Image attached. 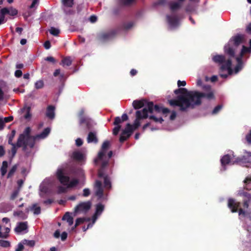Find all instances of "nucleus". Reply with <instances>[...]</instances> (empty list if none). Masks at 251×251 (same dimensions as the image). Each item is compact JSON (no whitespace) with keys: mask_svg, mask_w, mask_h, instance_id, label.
Returning a JSON list of instances; mask_svg holds the SVG:
<instances>
[{"mask_svg":"<svg viewBox=\"0 0 251 251\" xmlns=\"http://www.w3.org/2000/svg\"><path fill=\"white\" fill-rule=\"evenodd\" d=\"M245 36L243 34H238L237 35L232 37L229 40L228 43L232 44L235 48H237L244 41Z\"/></svg>","mask_w":251,"mask_h":251,"instance_id":"7","label":"nucleus"},{"mask_svg":"<svg viewBox=\"0 0 251 251\" xmlns=\"http://www.w3.org/2000/svg\"><path fill=\"white\" fill-rule=\"evenodd\" d=\"M135 0H122V3L125 5H130Z\"/></svg>","mask_w":251,"mask_h":251,"instance_id":"53","label":"nucleus"},{"mask_svg":"<svg viewBox=\"0 0 251 251\" xmlns=\"http://www.w3.org/2000/svg\"><path fill=\"white\" fill-rule=\"evenodd\" d=\"M87 141L88 143H94L97 144L98 142V139L95 132H90L87 138Z\"/></svg>","mask_w":251,"mask_h":251,"instance_id":"21","label":"nucleus"},{"mask_svg":"<svg viewBox=\"0 0 251 251\" xmlns=\"http://www.w3.org/2000/svg\"><path fill=\"white\" fill-rule=\"evenodd\" d=\"M49 31L51 34L55 36H58L60 33V30L54 27H51Z\"/></svg>","mask_w":251,"mask_h":251,"instance_id":"40","label":"nucleus"},{"mask_svg":"<svg viewBox=\"0 0 251 251\" xmlns=\"http://www.w3.org/2000/svg\"><path fill=\"white\" fill-rule=\"evenodd\" d=\"M95 195L99 198H101L103 195V190L102 187L101 182L97 180L95 184Z\"/></svg>","mask_w":251,"mask_h":251,"instance_id":"13","label":"nucleus"},{"mask_svg":"<svg viewBox=\"0 0 251 251\" xmlns=\"http://www.w3.org/2000/svg\"><path fill=\"white\" fill-rule=\"evenodd\" d=\"M13 214L14 216L20 217L22 219H25L27 218V216L22 211H15Z\"/></svg>","mask_w":251,"mask_h":251,"instance_id":"39","label":"nucleus"},{"mask_svg":"<svg viewBox=\"0 0 251 251\" xmlns=\"http://www.w3.org/2000/svg\"><path fill=\"white\" fill-rule=\"evenodd\" d=\"M74 0H62L64 6L66 7H72L74 5Z\"/></svg>","mask_w":251,"mask_h":251,"instance_id":"36","label":"nucleus"},{"mask_svg":"<svg viewBox=\"0 0 251 251\" xmlns=\"http://www.w3.org/2000/svg\"><path fill=\"white\" fill-rule=\"evenodd\" d=\"M108 164V160L103 161L101 164L100 169H104V168L107 166Z\"/></svg>","mask_w":251,"mask_h":251,"instance_id":"60","label":"nucleus"},{"mask_svg":"<svg viewBox=\"0 0 251 251\" xmlns=\"http://www.w3.org/2000/svg\"><path fill=\"white\" fill-rule=\"evenodd\" d=\"M104 205L101 203H98L96 205V209L94 218H96L98 215H100L102 212L104 210Z\"/></svg>","mask_w":251,"mask_h":251,"instance_id":"27","label":"nucleus"},{"mask_svg":"<svg viewBox=\"0 0 251 251\" xmlns=\"http://www.w3.org/2000/svg\"><path fill=\"white\" fill-rule=\"evenodd\" d=\"M8 167V163L6 161H4L2 162V166L0 168L1 175L4 176L7 172V168Z\"/></svg>","mask_w":251,"mask_h":251,"instance_id":"33","label":"nucleus"},{"mask_svg":"<svg viewBox=\"0 0 251 251\" xmlns=\"http://www.w3.org/2000/svg\"><path fill=\"white\" fill-rule=\"evenodd\" d=\"M55 106L50 105L47 108L46 116L50 120H53L55 117Z\"/></svg>","mask_w":251,"mask_h":251,"instance_id":"18","label":"nucleus"},{"mask_svg":"<svg viewBox=\"0 0 251 251\" xmlns=\"http://www.w3.org/2000/svg\"><path fill=\"white\" fill-rule=\"evenodd\" d=\"M27 228V223L20 222L18 224V226L15 228V231L16 232H21L23 231L26 230Z\"/></svg>","mask_w":251,"mask_h":251,"instance_id":"22","label":"nucleus"},{"mask_svg":"<svg viewBox=\"0 0 251 251\" xmlns=\"http://www.w3.org/2000/svg\"><path fill=\"white\" fill-rule=\"evenodd\" d=\"M29 210L33 211L34 214L38 215L41 213V208L37 206L36 204H33L31 207L26 208V212H28Z\"/></svg>","mask_w":251,"mask_h":251,"instance_id":"24","label":"nucleus"},{"mask_svg":"<svg viewBox=\"0 0 251 251\" xmlns=\"http://www.w3.org/2000/svg\"><path fill=\"white\" fill-rule=\"evenodd\" d=\"M213 61L217 63L222 65L220 68L219 75L223 78H226L228 75L233 73L231 68L232 61L230 58L226 61V57L223 55H216L213 57Z\"/></svg>","mask_w":251,"mask_h":251,"instance_id":"3","label":"nucleus"},{"mask_svg":"<svg viewBox=\"0 0 251 251\" xmlns=\"http://www.w3.org/2000/svg\"><path fill=\"white\" fill-rule=\"evenodd\" d=\"M14 75L16 77L19 78L22 76L23 73L22 71H21L20 70H17L15 72Z\"/></svg>","mask_w":251,"mask_h":251,"instance_id":"57","label":"nucleus"},{"mask_svg":"<svg viewBox=\"0 0 251 251\" xmlns=\"http://www.w3.org/2000/svg\"><path fill=\"white\" fill-rule=\"evenodd\" d=\"M24 247L23 245L21 243L18 244V248L16 249L15 251H22L24 249Z\"/></svg>","mask_w":251,"mask_h":251,"instance_id":"64","label":"nucleus"},{"mask_svg":"<svg viewBox=\"0 0 251 251\" xmlns=\"http://www.w3.org/2000/svg\"><path fill=\"white\" fill-rule=\"evenodd\" d=\"M104 186L106 189H110L111 188V183L107 175L104 176Z\"/></svg>","mask_w":251,"mask_h":251,"instance_id":"31","label":"nucleus"},{"mask_svg":"<svg viewBox=\"0 0 251 251\" xmlns=\"http://www.w3.org/2000/svg\"><path fill=\"white\" fill-rule=\"evenodd\" d=\"M134 130L135 129L133 128V126L130 124L128 123L126 124L125 129H124L123 131L124 134H130V136H131Z\"/></svg>","mask_w":251,"mask_h":251,"instance_id":"26","label":"nucleus"},{"mask_svg":"<svg viewBox=\"0 0 251 251\" xmlns=\"http://www.w3.org/2000/svg\"><path fill=\"white\" fill-rule=\"evenodd\" d=\"M149 102L145 99L141 100H134L132 102V106L135 109H139L145 106L147 107V103Z\"/></svg>","mask_w":251,"mask_h":251,"instance_id":"15","label":"nucleus"},{"mask_svg":"<svg viewBox=\"0 0 251 251\" xmlns=\"http://www.w3.org/2000/svg\"><path fill=\"white\" fill-rule=\"evenodd\" d=\"M223 106L222 105H218L216 106L212 112V114H216L218 113L222 108Z\"/></svg>","mask_w":251,"mask_h":251,"instance_id":"50","label":"nucleus"},{"mask_svg":"<svg viewBox=\"0 0 251 251\" xmlns=\"http://www.w3.org/2000/svg\"><path fill=\"white\" fill-rule=\"evenodd\" d=\"M83 192V196L84 197H88L90 194V191L88 188L84 189Z\"/></svg>","mask_w":251,"mask_h":251,"instance_id":"55","label":"nucleus"},{"mask_svg":"<svg viewBox=\"0 0 251 251\" xmlns=\"http://www.w3.org/2000/svg\"><path fill=\"white\" fill-rule=\"evenodd\" d=\"M62 220L66 221L68 223L69 226H71L74 223V219L73 217L71 215V213L69 212H67L65 213L64 215L63 216L62 218Z\"/></svg>","mask_w":251,"mask_h":251,"instance_id":"23","label":"nucleus"},{"mask_svg":"<svg viewBox=\"0 0 251 251\" xmlns=\"http://www.w3.org/2000/svg\"><path fill=\"white\" fill-rule=\"evenodd\" d=\"M3 122H4V125L5 124V123H8V122H10L12 121L13 120V117L12 116H9V117H5L3 119Z\"/></svg>","mask_w":251,"mask_h":251,"instance_id":"54","label":"nucleus"},{"mask_svg":"<svg viewBox=\"0 0 251 251\" xmlns=\"http://www.w3.org/2000/svg\"><path fill=\"white\" fill-rule=\"evenodd\" d=\"M110 144L109 141H104L101 146L100 151L98 153V157L95 159V163H97L99 160L102 159L103 157L105 156L106 152L109 147Z\"/></svg>","mask_w":251,"mask_h":251,"instance_id":"8","label":"nucleus"},{"mask_svg":"<svg viewBox=\"0 0 251 251\" xmlns=\"http://www.w3.org/2000/svg\"><path fill=\"white\" fill-rule=\"evenodd\" d=\"M240 206V203L237 202L233 199H229L228 200V207L231 209L232 212L234 213L238 211L239 215H245V211Z\"/></svg>","mask_w":251,"mask_h":251,"instance_id":"5","label":"nucleus"},{"mask_svg":"<svg viewBox=\"0 0 251 251\" xmlns=\"http://www.w3.org/2000/svg\"><path fill=\"white\" fill-rule=\"evenodd\" d=\"M71 157L75 161H81L84 158V154L79 151H74L73 152Z\"/></svg>","mask_w":251,"mask_h":251,"instance_id":"19","label":"nucleus"},{"mask_svg":"<svg viewBox=\"0 0 251 251\" xmlns=\"http://www.w3.org/2000/svg\"><path fill=\"white\" fill-rule=\"evenodd\" d=\"M20 189L15 190L11 195L10 200H15L18 196L19 193Z\"/></svg>","mask_w":251,"mask_h":251,"instance_id":"47","label":"nucleus"},{"mask_svg":"<svg viewBox=\"0 0 251 251\" xmlns=\"http://www.w3.org/2000/svg\"><path fill=\"white\" fill-rule=\"evenodd\" d=\"M44 46L46 49H49L51 47L50 41L49 40L46 41L44 44Z\"/></svg>","mask_w":251,"mask_h":251,"instance_id":"58","label":"nucleus"},{"mask_svg":"<svg viewBox=\"0 0 251 251\" xmlns=\"http://www.w3.org/2000/svg\"><path fill=\"white\" fill-rule=\"evenodd\" d=\"M236 48H235L232 44L228 43L224 47L225 52L230 58H233L235 56V50Z\"/></svg>","mask_w":251,"mask_h":251,"instance_id":"12","label":"nucleus"},{"mask_svg":"<svg viewBox=\"0 0 251 251\" xmlns=\"http://www.w3.org/2000/svg\"><path fill=\"white\" fill-rule=\"evenodd\" d=\"M86 219L85 218H77L75 221V226H77L80 224H83Z\"/></svg>","mask_w":251,"mask_h":251,"instance_id":"49","label":"nucleus"},{"mask_svg":"<svg viewBox=\"0 0 251 251\" xmlns=\"http://www.w3.org/2000/svg\"><path fill=\"white\" fill-rule=\"evenodd\" d=\"M23 243L24 244H25V245L29 246V247H33L34 246L35 242L34 240H28L25 239L23 241Z\"/></svg>","mask_w":251,"mask_h":251,"instance_id":"42","label":"nucleus"},{"mask_svg":"<svg viewBox=\"0 0 251 251\" xmlns=\"http://www.w3.org/2000/svg\"><path fill=\"white\" fill-rule=\"evenodd\" d=\"M18 142V139L17 140V142L16 144H14L11 145L12 146V148L11 149V152L12 154V156H14L17 152V149L16 147L20 148L21 147H19L17 145Z\"/></svg>","mask_w":251,"mask_h":251,"instance_id":"45","label":"nucleus"},{"mask_svg":"<svg viewBox=\"0 0 251 251\" xmlns=\"http://www.w3.org/2000/svg\"><path fill=\"white\" fill-rule=\"evenodd\" d=\"M67 191V188L61 186H59L57 188V193L60 194L65 193Z\"/></svg>","mask_w":251,"mask_h":251,"instance_id":"51","label":"nucleus"},{"mask_svg":"<svg viewBox=\"0 0 251 251\" xmlns=\"http://www.w3.org/2000/svg\"><path fill=\"white\" fill-rule=\"evenodd\" d=\"M251 52V47H247L243 45L242 46V49L241 50V51L240 52V56L238 57H241V59H242V57H243L244 55L247 52Z\"/></svg>","mask_w":251,"mask_h":251,"instance_id":"32","label":"nucleus"},{"mask_svg":"<svg viewBox=\"0 0 251 251\" xmlns=\"http://www.w3.org/2000/svg\"><path fill=\"white\" fill-rule=\"evenodd\" d=\"M148 117V110L146 108H144L142 110H137L136 112V119L134 122L133 125H132L134 129L140 126V120L147 119Z\"/></svg>","mask_w":251,"mask_h":251,"instance_id":"4","label":"nucleus"},{"mask_svg":"<svg viewBox=\"0 0 251 251\" xmlns=\"http://www.w3.org/2000/svg\"><path fill=\"white\" fill-rule=\"evenodd\" d=\"M236 61L237 64L234 68V72L236 74L242 70L243 66L242 59L241 57H236Z\"/></svg>","mask_w":251,"mask_h":251,"instance_id":"25","label":"nucleus"},{"mask_svg":"<svg viewBox=\"0 0 251 251\" xmlns=\"http://www.w3.org/2000/svg\"><path fill=\"white\" fill-rule=\"evenodd\" d=\"M130 134L129 135L127 134H124V132L122 131L120 135L119 141L121 143H122L124 142L125 141H126L127 139H128L130 137Z\"/></svg>","mask_w":251,"mask_h":251,"instance_id":"35","label":"nucleus"},{"mask_svg":"<svg viewBox=\"0 0 251 251\" xmlns=\"http://www.w3.org/2000/svg\"><path fill=\"white\" fill-rule=\"evenodd\" d=\"M72 63V60L71 59V57L67 56L65 57L61 61V65H62L63 66H70L71 65Z\"/></svg>","mask_w":251,"mask_h":251,"instance_id":"29","label":"nucleus"},{"mask_svg":"<svg viewBox=\"0 0 251 251\" xmlns=\"http://www.w3.org/2000/svg\"><path fill=\"white\" fill-rule=\"evenodd\" d=\"M146 108L147 109L148 113H152L153 111L156 113H161L162 107L157 104L154 105L152 101H149L147 103V108Z\"/></svg>","mask_w":251,"mask_h":251,"instance_id":"10","label":"nucleus"},{"mask_svg":"<svg viewBox=\"0 0 251 251\" xmlns=\"http://www.w3.org/2000/svg\"><path fill=\"white\" fill-rule=\"evenodd\" d=\"M10 246V243L8 241L0 240V246L2 247L7 248Z\"/></svg>","mask_w":251,"mask_h":251,"instance_id":"48","label":"nucleus"},{"mask_svg":"<svg viewBox=\"0 0 251 251\" xmlns=\"http://www.w3.org/2000/svg\"><path fill=\"white\" fill-rule=\"evenodd\" d=\"M116 33L117 31L115 30L107 32L101 33L99 35V38L101 41H105L113 37Z\"/></svg>","mask_w":251,"mask_h":251,"instance_id":"14","label":"nucleus"},{"mask_svg":"<svg viewBox=\"0 0 251 251\" xmlns=\"http://www.w3.org/2000/svg\"><path fill=\"white\" fill-rule=\"evenodd\" d=\"M50 131V128L47 127L40 134L35 136H31L30 135L31 128L29 126L26 127L23 132L20 134L17 145L19 147H23V151H25L27 147L32 149L34 147L35 140L37 139L46 138L49 134Z\"/></svg>","mask_w":251,"mask_h":251,"instance_id":"2","label":"nucleus"},{"mask_svg":"<svg viewBox=\"0 0 251 251\" xmlns=\"http://www.w3.org/2000/svg\"><path fill=\"white\" fill-rule=\"evenodd\" d=\"M67 233L65 231H64L62 233L61 235V238L62 241H65L67 238Z\"/></svg>","mask_w":251,"mask_h":251,"instance_id":"62","label":"nucleus"},{"mask_svg":"<svg viewBox=\"0 0 251 251\" xmlns=\"http://www.w3.org/2000/svg\"><path fill=\"white\" fill-rule=\"evenodd\" d=\"M181 7V3L178 2H171L170 4V8L171 11H174L179 9Z\"/></svg>","mask_w":251,"mask_h":251,"instance_id":"30","label":"nucleus"},{"mask_svg":"<svg viewBox=\"0 0 251 251\" xmlns=\"http://www.w3.org/2000/svg\"><path fill=\"white\" fill-rule=\"evenodd\" d=\"M133 25V23L131 22L124 23L121 26V29L127 30L130 29Z\"/></svg>","mask_w":251,"mask_h":251,"instance_id":"34","label":"nucleus"},{"mask_svg":"<svg viewBox=\"0 0 251 251\" xmlns=\"http://www.w3.org/2000/svg\"><path fill=\"white\" fill-rule=\"evenodd\" d=\"M56 177L60 182L64 185H67L70 181L69 176L64 175L63 170L62 169H59L57 170L56 172Z\"/></svg>","mask_w":251,"mask_h":251,"instance_id":"9","label":"nucleus"},{"mask_svg":"<svg viewBox=\"0 0 251 251\" xmlns=\"http://www.w3.org/2000/svg\"><path fill=\"white\" fill-rule=\"evenodd\" d=\"M44 81L42 80H39L35 83V87L37 89L42 88L44 87Z\"/></svg>","mask_w":251,"mask_h":251,"instance_id":"43","label":"nucleus"},{"mask_svg":"<svg viewBox=\"0 0 251 251\" xmlns=\"http://www.w3.org/2000/svg\"><path fill=\"white\" fill-rule=\"evenodd\" d=\"M246 31L248 34H251V22L249 24V25H247Z\"/></svg>","mask_w":251,"mask_h":251,"instance_id":"63","label":"nucleus"},{"mask_svg":"<svg viewBox=\"0 0 251 251\" xmlns=\"http://www.w3.org/2000/svg\"><path fill=\"white\" fill-rule=\"evenodd\" d=\"M149 118L150 119L153 120L155 122H159L160 124H162L164 121L163 119L161 117L158 118L153 115H151Z\"/></svg>","mask_w":251,"mask_h":251,"instance_id":"44","label":"nucleus"},{"mask_svg":"<svg viewBox=\"0 0 251 251\" xmlns=\"http://www.w3.org/2000/svg\"><path fill=\"white\" fill-rule=\"evenodd\" d=\"M64 11L66 15H72L74 13V11L72 9L68 10L67 8L64 9Z\"/></svg>","mask_w":251,"mask_h":251,"instance_id":"59","label":"nucleus"},{"mask_svg":"<svg viewBox=\"0 0 251 251\" xmlns=\"http://www.w3.org/2000/svg\"><path fill=\"white\" fill-rule=\"evenodd\" d=\"M17 169V165H14V166H13L11 168V169L9 171L7 177L8 178H10L11 177H12L13 176V175L14 174V173H15Z\"/></svg>","mask_w":251,"mask_h":251,"instance_id":"37","label":"nucleus"},{"mask_svg":"<svg viewBox=\"0 0 251 251\" xmlns=\"http://www.w3.org/2000/svg\"><path fill=\"white\" fill-rule=\"evenodd\" d=\"M31 115L30 113V108L28 107L27 109V111L24 117L25 119H28L31 117Z\"/></svg>","mask_w":251,"mask_h":251,"instance_id":"61","label":"nucleus"},{"mask_svg":"<svg viewBox=\"0 0 251 251\" xmlns=\"http://www.w3.org/2000/svg\"><path fill=\"white\" fill-rule=\"evenodd\" d=\"M79 124H85L88 130L91 129L94 126V123L92 119L89 118H82L79 119Z\"/></svg>","mask_w":251,"mask_h":251,"instance_id":"16","label":"nucleus"},{"mask_svg":"<svg viewBox=\"0 0 251 251\" xmlns=\"http://www.w3.org/2000/svg\"><path fill=\"white\" fill-rule=\"evenodd\" d=\"M82 144H83V141L81 139L78 138L75 140V145H76V146L80 147V146H82Z\"/></svg>","mask_w":251,"mask_h":251,"instance_id":"56","label":"nucleus"},{"mask_svg":"<svg viewBox=\"0 0 251 251\" xmlns=\"http://www.w3.org/2000/svg\"><path fill=\"white\" fill-rule=\"evenodd\" d=\"M91 202L89 201L83 202L78 204L75 208V213H86L91 208Z\"/></svg>","mask_w":251,"mask_h":251,"instance_id":"6","label":"nucleus"},{"mask_svg":"<svg viewBox=\"0 0 251 251\" xmlns=\"http://www.w3.org/2000/svg\"><path fill=\"white\" fill-rule=\"evenodd\" d=\"M167 20L169 25L172 28L176 27L179 25V20L176 15H167Z\"/></svg>","mask_w":251,"mask_h":251,"instance_id":"11","label":"nucleus"},{"mask_svg":"<svg viewBox=\"0 0 251 251\" xmlns=\"http://www.w3.org/2000/svg\"><path fill=\"white\" fill-rule=\"evenodd\" d=\"M230 161V156L228 154H226L222 157L221 159V163L222 166L224 167L228 164L229 163Z\"/></svg>","mask_w":251,"mask_h":251,"instance_id":"28","label":"nucleus"},{"mask_svg":"<svg viewBox=\"0 0 251 251\" xmlns=\"http://www.w3.org/2000/svg\"><path fill=\"white\" fill-rule=\"evenodd\" d=\"M1 12L3 15L9 14L11 16H16L18 14V10L13 7H10L9 9L4 7L1 9Z\"/></svg>","mask_w":251,"mask_h":251,"instance_id":"20","label":"nucleus"},{"mask_svg":"<svg viewBox=\"0 0 251 251\" xmlns=\"http://www.w3.org/2000/svg\"><path fill=\"white\" fill-rule=\"evenodd\" d=\"M15 134H16V130L14 129L12 130L11 131V134L9 135V138H8V143L9 144L12 145V144H14L12 142V141H13V140L15 136Z\"/></svg>","mask_w":251,"mask_h":251,"instance_id":"38","label":"nucleus"},{"mask_svg":"<svg viewBox=\"0 0 251 251\" xmlns=\"http://www.w3.org/2000/svg\"><path fill=\"white\" fill-rule=\"evenodd\" d=\"M246 140L249 144H251V129L246 136Z\"/></svg>","mask_w":251,"mask_h":251,"instance_id":"52","label":"nucleus"},{"mask_svg":"<svg viewBox=\"0 0 251 251\" xmlns=\"http://www.w3.org/2000/svg\"><path fill=\"white\" fill-rule=\"evenodd\" d=\"M204 92L188 91L184 88H179L174 91L176 95H179L176 99L169 100L172 106H179L181 111H186L189 107L194 108L201 104V99H205L208 101L215 99L214 90L209 85L202 86Z\"/></svg>","mask_w":251,"mask_h":251,"instance_id":"1","label":"nucleus"},{"mask_svg":"<svg viewBox=\"0 0 251 251\" xmlns=\"http://www.w3.org/2000/svg\"><path fill=\"white\" fill-rule=\"evenodd\" d=\"M122 123V121L120 117H116L115 118L113 124L116 126L113 129V134L114 135H117L121 128V126L120 124Z\"/></svg>","mask_w":251,"mask_h":251,"instance_id":"17","label":"nucleus"},{"mask_svg":"<svg viewBox=\"0 0 251 251\" xmlns=\"http://www.w3.org/2000/svg\"><path fill=\"white\" fill-rule=\"evenodd\" d=\"M78 183V180L76 179H74L71 180L70 183H68L67 188H72L75 186Z\"/></svg>","mask_w":251,"mask_h":251,"instance_id":"41","label":"nucleus"},{"mask_svg":"<svg viewBox=\"0 0 251 251\" xmlns=\"http://www.w3.org/2000/svg\"><path fill=\"white\" fill-rule=\"evenodd\" d=\"M239 194L241 196H243L248 199V200L250 201L251 200V194L244 192L243 191H240Z\"/></svg>","mask_w":251,"mask_h":251,"instance_id":"46","label":"nucleus"}]
</instances>
